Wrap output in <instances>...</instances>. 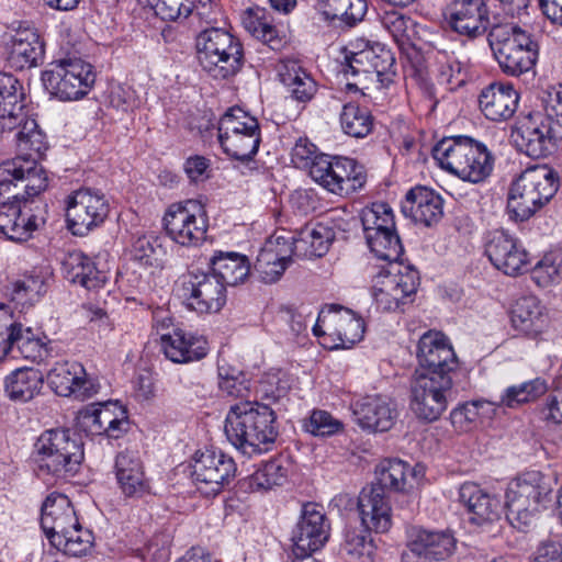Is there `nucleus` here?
<instances>
[{
	"mask_svg": "<svg viewBox=\"0 0 562 562\" xmlns=\"http://www.w3.org/2000/svg\"><path fill=\"white\" fill-rule=\"evenodd\" d=\"M24 93L20 81L0 72V134L12 137L19 155L0 165V193L11 190L13 180L22 181L30 195L47 188L45 170L38 165L48 148L37 122L24 111Z\"/></svg>",
	"mask_w": 562,
	"mask_h": 562,
	"instance_id": "1",
	"label": "nucleus"
},
{
	"mask_svg": "<svg viewBox=\"0 0 562 562\" xmlns=\"http://www.w3.org/2000/svg\"><path fill=\"white\" fill-rule=\"evenodd\" d=\"M273 411L259 402L244 401L232 405L225 419V434L232 445L244 454L270 451L277 431Z\"/></svg>",
	"mask_w": 562,
	"mask_h": 562,
	"instance_id": "2",
	"label": "nucleus"
},
{
	"mask_svg": "<svg viewBox=\"0 0 562 562\" xmlns=\"http://www.w3.org/2000/svg\"><path fill=\"white\" fill-rule=\"evenodd\" d=\"M559 186L558 172L548 165L527 168L508 189L506 211L509 220L516 223L528 221L550 202Z\"/></svg>",
	"mask_w": 562,
	"mask_h": 562,
	"instance_id": "3",
	"label": "nucleus"
},
{
	"mask_svg": "<svg viewBox=\"0 0 562 562\" xmlns=\"http://www.w3.org/2000/svg\"><path fill=\"white\" fill-rule=\"evenodd\" d=\"M552 480L540 471H526L506 490L507 519L519 530L529 527L535 517L551 502Z\"/></svg>",
	"mask_w": 562,
	"mask_h": 562,
	"instance_id": "4",
	"label": "nucleus"
},
{
	"mask_svg": "<svg viewBox=\"0 0 562 562\" xmlns=\"http://www.w3.org/2000/svg\"><path fill=\"white\" fill-rule=\"evenodd\" d=\"M487 41L506 75L518 77L530 71L538 59V44L531 35L513 23L494 24Z\"/></svg>",
	"mask_w": 562,
	"mask_h": 562,
	"instance_id": "5",
	"label": "nucleus"
},
{
	"mask_svg": "<svg viewBox=\"0 0 562 562\" xmlns=\"http://www.w3.org/2000/svg\"><path fill=\"white\" fill-rule=\"evenodd\" d=\"M195 48L200 66L214 79L233 77L243 67V46L224 29L210 27L199 33Z\"/></svg>",
	"mask_w": 562,
	"mask_h": 562,
	"instance_id": "6",
	"label": "nucleus"
},
{
	"mask_svg": "<svg viewBox=\"0 0 562 562\" xmlns=\"http://www.w3.org/2000/svg\"><path fill=\"white\" fill-rule=\"evenodd\" d=\"M45 89L63 101L85 97L95 81L92 66L81 58L68 57L56 60L42 74Z\"/></svg>",
	"mask_w": 562,
	"mask_h": 562,
	"instance_id": "7",
	"label": "nucleus"
},
{
	"mask_svg": "<svg viewBox=\"0 0 562 562\" xmlns=\"http://www.w3.org/2000/svg\"><path fill=\"white\" fill-rule=\"evenodd\" d=\"M312 179L331 193L350 194L367 181L364 167L348 157L331 158L319 154L310 170Z\"/></svg>",
	"mask_w": 562,
	"mask_h": 562,
	"instance_id": "8",
	"label": "nucleus"
},
{
	"mask_svg": "<svg viewBox=\"0 0 562 562\" xmlns=\"http://www.w3.org/2000/svg\"><path fill=\"white\" fill-rule=\"evenodd\" d=\"M162 221L168 237L181 246H198L206 237L209 220L203 205L195 200L171 204Z\"/></svg>",
	"mask_w": 562,
	"mask_h": 562,
	"instance_id": "9",
	"label": "nucleus"
},
{
	"mask_svg": "<svg viewBox=\"0 0 562 562\" xmlns=\"http://www.w3.org/2000/svg\"><path fill=\"white\" fill-rule=\"evenodd\" d=\"M452 389L451 375L416 374L411 384V408L426 422L437 420L447 409L448 396Z\"/></svg>",
	"mask_w": 562,
	"mask_h": 562,
	"instance_id": "10",
	"label": "nucleus"
},
{
	"mask_svg": "<svg viewBox=\"0 0 562 562\" xmlns=\"http://www.w3.org/2000/svg\"><path fill=\"white\" fill-rule=\"evenodd\" d=\"M109 211V202L101 191L90 188L76 190L67 198L68 228L76 236H85L104 222Z\"/></svg>",
	"mask_w": 562,
	"mask_h": 562,
	"instance_id": "11",
	"label": "nucleus"
},
{
	"mask_svg": "<svg viewBox=\"0 0 562 562\" xmlns=\"http://www.w3.org/2000/svg\"><path fill=\"white\" fill-rule=\"evenodd\" d=\"M11 190L0 193V196L8 195V200L23 201V206L14 203L3 205L0 210V232L14 241H25L44 223V218L32 212L26 204L27 200L38 195L27 194L24 189L25 182L13 180Z\"/></svg>",
	"mask_w": 562,
	"mask_h": 562,
	"instance_id": "12",
	"label": "nucleus"
},
{
	"mask_svg": "<svg viewBox=\"0 0 562 562\" xmlns=\"http://www.w3.org/2000/svg\"><path fill=\"white\" fill-rule=\"evenodd\" d=\"M182 290L188 308L199 314L217 313L226 304V286L210 271L190 270Z\"/></svg>",
	"mask_w": 562,
	"mask_h": 562,
	"instance_id": "13",
	"label": "nucleus"
},
{
	"mask_svg": "<svg viewBox=\"0 0 562 562\" xmlns=\"http://www.w3.org/2000/svg\"><path fill=\"white\" fill-rule=\"evenodd\" d=\"M330 536V522L323 507L315 503L303 505L293 531V551L296 557H308L322 549Z\"/></svg>",
	"mask_w": 562,
	"mask_h": 562,
	"instance_id": "14",
	"label": "nucleus"
},
{
	"mask_svg": "<svg viewBox=\"0 0 562 562\" xmlns=\"http://www.w3.org/2000/svg\"><path fill=\"white\" fill-rule=\"evenodd\" d=\"M517 148L531 158H544L554 148L550 119L543 112H530L517 124L513 133Z\"/></svg>",
	"mask_w": 562,
	"mask_h": 562,
	"instance_id": "15",
	"label": "nucleus"
},
{
	"mask_svg": "<svg viewBox=\"0 0 562 562\" xmlns=\"http://www.w3.org/2000/svg\"><path fill=\"white\" fill-rule=\"evenodd\" d=\"M484 254L497 270L512 277L520 274L529 262L520 240L504 229L486 234Z\"/></svg>",
	"mask_w": 562,
	"mask_h": 562,
	"instance_id": "16",
	"label": "nucleus"
},
{
	"mask_svg": "<svg viewBox=\"0 0 562 562\" xmlns=\"http://www.w3.org/2000/svg\"><path fill=\"white\" fill-rule=\"evenodd\" d=\"M416 374L451 375L458 359L448 338L440 331L428 330L418 341Z\"/></svg>",
	"mask_w": 562,
	"mask_h": 562,
	"instance_id": "17",
	"label": "nucleus"
},
{
	"mask_svg": "<svg viewBox=\"0 0 562 562\" xmlns=\"http://www.w3.org/2000/svg\"><path fill=\"white\" fill-rule=\"evenodd\" d=\"M451 30L469 38L482 36L492 29L485 0H452L446 9Z\"/></svg>",
	"mask_w": 562,
	"mask_h": 562,
	"instance_id": "18",
	"label": "nucleus"
},
{
	"mask_svg": "<svg viewBox=\"0 0 562 562\" xmlns=\"http://www.w3.org/2000/svg\"><path fill=\"white\" fill-rule=\"evenodd\" d=\"M321 321L335 341L334 348H350L363 338V319L347 307L329 305L321 311Z\"/></svg>",
	"mask_w": 562,
	"mask_h": 562,
	"instance_id": "19",
	"label": "nucleus"
},
{
	"mask_svg": "<svg viewBox=\"0 0 562 562\" xmlns=\"http://www.w3.org/2000/svg\"><path fill=\"white\" fill-rule=\"evenodd\" d=\"M45 45L38 30L27 23L20 22L13 30L9 44L8 61L11 67L23 70L42 64Z\"/></svg>",
	"mask_w": 562,
	"mask_h": 562,
	"instance_id": "20",
	"label": "nucleus"
},
{
	"mask_svg": "<svg viewBox=\"0 0 562 562\" xmlns=\"http://www.w3.org/2000/svg\"><path fill=\"white\" fill-rule=\"evenodd\" d=\"M48 383L60 396L75 395L86 400L98 392L97 385L87 379L83 366L77 361L57 362L47 374Z\"/></svg>",
	"mask_w": 562,
	"mask_h": 562,
	"instance_id": "21",
	"label": "nucleus"
},
{
	"mask_svg": "<svg viewBox=\"0 0 562 562\" xmlns=\"http://www.w3.org/2000/svg\"><path fill=\"white\" fill-rule=\"evenodd\" d=\"M358 512L361 526L371 532L385 533L393 525L392 506L381 487L371 485L362 488L358 497Z\"/></svg>",
	"mask_w": 562,
	"mask_h": 562,
	"instance_id": "22",
	"label": "nucleus"
},
{
	"mask_svg": "<svg viewBox=\"0 0 562 562\" xmlns=\"http://www.w3.org/2000/svg\"><path fill=\"white\" fill-rule=\"evenodd\" d=\"M426 468L420 462L414 464L403 459H382L375 469L378 487L397 492H411L425 477Z\"/></svg>",
	"mask_w": 562,
	"mask_h": 562,
	"instance_id": "23",
	"label": "nucleus"
},
{
	"mask_svg": "<svg viewBox=\"0 0 562 562\" xmlns=\"http://www.w3.org/2000/svg\"><path fill=\"white\" fill-rule=\"evenodd\" d=\"M294 254V248L289 237L281 235L271 236L261 247L254 269L259 273L263 282H276L286 269Z\"/></svg>",
	"mask_w": 562,
	"mask_h": 562,
	"instance_id": "24",
	"label": "nucleus"
},
{
	"mask_svg": "<svg viewBox=\"0 0 562 562\" xmlns=\"http://www.w3.org/2000/svg\"><path fill=\"white\" fill-rule=\"evenodd\" d=\"M401 209L406 217L429 227L441 220L443 200L435 190L416 186L407 191Z\"/></svg>",
	"mask_w": 562,
	"mask_h": 562,
	"instance_id": "25",
	"label": "nucleus"
},
{
	"mask_svg": "<svg viewBox=\"0 0 562 562\" xmlns=\"http://www.w3.org/2000/svg\"><path fill=\"white\" fill-rule=\"evenodd\" d=\"M356 423L370 431L390 430L397 417L396 409L390 401L380 395H368L351 405Z\"/></svg>",
	"mask_w": 562,
	"mask_h": 562,
	"instance_id": "26",
	"label": "nucleus"
},
{
	"mask_svg": "<svg viewBox=\"0 0 562 562\" xmlns=\"http://www.w3.org/2000/svg\"><path fill=\"white\" fill-rule=\"evenodd\" d=\"M159 335L161 351L175 363L198 361L207 353L206 340L191 331L173 328L171 331Z\"/></svg>",
	"mask_w": 562,
	"mask_h": 562,
	"instance_id": "27",
	"label": "nucleus"
},
{
	"mask_svg": "<svg viewBox=\"0 0 562 562\" xmlns=\"http://www.w3.org/2000/svg\"><path fill=\"white\" fill-rule=\"evenodd\" d=\"M41 527L48 541L71 527H79L76 510L66 495L52 493L46 497L41 510Z\"/></svg>",
	"mask_w": 562,
	"mask_h": 562,
	"instance_id": "28",
	"label": "nucleus"
},
{
	"mask_svg": "<svg viewBox=\"0 0 562 562\" xmlns=\"http://www.w3.org/2000/svg\"><path fill=\"white\" fill-rule=\"evenodd\" d=\"M460 501L467 507L469 521L475 526L497 521L501 517L499 499L474 483H464L460 487Z\"/></svg>",
	"mask_w": 562,
	"mask_h": 562,
	"instance_id": "29",
	"label": "nucleus"
},
{
	"mask_svg": "<svg viewBox=\"0 0 562 562\" xmlns=\"http://www.w3.org/2000/svg\"><path fill=\"white\" fill-rule=\"evenodd\" d=\"M519 94L512 85L493 82L485 87L479 95L482 113L491 121L510 119L518 106Z\"/></svg>",
	"mask_w": 562,
	"mask_h": 562,
	"instance_id": "30",
	"label": "nucleus"
},
{
	"mask_svg": "<svg viewBox=\"0 0 562 562\" xmlns=\"http://www.w3.org/2000/svg\"><path fill=\"white\" fill-rule=\"evenodd\" d=\"M63 274L71 283L87 290H98L108 281V272L99 269L95 262L82 251L68 252L61 262Z\"/></svg>",
	"mask_w": 562,
	"mask_h": 562,
	"instance_id": "31",
	"label": "nucleus"
},
{
	"mask_svg": "<svg viewBox=\"0 0 562 562\" xmlns=\"http://www.w3.org/2000/svg\"><path fill=\"white\" fill-rule=\"evenodd\" d=\"M510 319L516 330L533 339L543 334L548 327L544 307L533 295L521 296L515 302Z\"/></svg>",
	"mask_w": 562,
	"mask_h": 562,
	"instance_id": "32",
	"label": "nucleus"
},
{
	"mask_svg": "<svg viewBox=\"0 0 562 562\" xmlns=\"http://www.w3.org/2000/svg\"><path fill=\"white\" fill-rule=\"evenodd\" d=\"M41 457H83L81 436L69 429L45 430L34 443Z\"/></svg>",
	"mask_w": 562,
	"mask_h": 562,
	"instance_id": "33",
	"label": "nucleus"
},
{
	"mask_svg": "<svg viewBox=\"0 0 562 562\" xmlns=\"http://www.w3.org/2000/svg\"><path fill=\"white\" fill-rule=\"evenodd\" d=\"M457 541L447 531L415 530L409 547L412 552L428 561H443L456 550Z\"/></svg>",
	"mask_w": 562,
	"mask_h": 562,
	"instance_id": "34",
	"label": "nucleus"
},
{
	"mask_svg": "<svg viewBox=\"0 0 562 562\" xmlns=\"http://www.w3.org/2000/svg\"><path fill=\"white\" fill-rule=\"evenodd\" d=\"M418 281V272L415 269L396 263L389 265L387 269H382L374 278V282L386 293L390 292L393 296H397L405 304L415 294Z\"/></svg>",
	"mask_w": 562,
	"mask_h": 562,
	"instance_id": "35",
	"label": "nucleus"
},
{
	"mask_svg": "<svg viewBox=\"0 0 562 562\" xmlns=\"http://www.w3.org/2000/svg\"><path fill=\"white\" fill-rule=\"evenodd\" d=\"M193 476L205 485L206 493H218L237 471L234 459H194Z\"/></svg>",
	"mask_w": 562,
	"mask_h": 562,
	"instance_id": "36",
	"label": "nucleus"
},
{
	"mask_svg": "<svg viewBox=\"0 0 562 562\" xmlns=\"http://www.w3.org/2000/svg\"><path fill=\"white\" fill-rule=\"evenodd\" d=\"M250 271V263L245 255L235 251H215L210 259V272L226 288L243 282Z\"/></svg>",
	"mask_w": 562,
	"mask_h": 562,
	"instance_id": "37",
	"label": "nucleus"
},
{
	"mask_svg": "<svg viewBox=\"0 0 562 562\" xmlns=\"http://www.w3.org/2000/svg\"><path fill=\"white\" fill-rule=\"evenodd\" d=\"M43 385V375L33 368H19L4 379V393L14 402L25 403L37 395Z\"/></svg>",
	"mask_w": 562,
	"mask_h": 562,
	"instance_id": "38",
	"label": "nucleus"
},
{
	"mask_svg": "<svg viewBox=\"0 0 562 562\" xmlns=\"http://www.w3.org/2000/svg\"><path fill=\"white\" fill-rule=\"evenodd\" d=\"M474 143L475 139L464 135L443 137L432 148V157L442 169L456 175Z\"/></svg>",
	"mask_w": 562,
	"mask_h": 562,
	"instance_id": "39",
	"label": "nucleus"
},
{
	"mask_svg": "<svg viewBox=\"0 0 562 562\" xmlns=\"http://www.w3.org/2000/svg\"><path fill=\"white\" fill-rule=\"evenodd\" d=\"M14 349L20 356L34 362L43 361L48 355L46 345L36 338L31 327H23L22 324L12 327V331L9 333L2 347V352L8 355Z\"/></svg>",
	"mask_w": 562,
	"mask_h": 562,
	"instance_id": "40",
	"label": "nucleus"
},
{
	"mask_svg": "<svg viewBox=\"0 0 562 562\" xmlns=\"http://www.w3.org/2000/svg\"><path fill=\"white\" fill-rule=\"evenodd\" d=\"M294 252L305 257H322L327 252L335 238L331 228L317 224L315 227H305L297 237H289Z\"/></svg>",
	"mask_w": 562,
	"mask_h": 562,
	"instance_id": "41",
	"label": "nucleus"
},
{
	"mask_svg": "<svg viewBox=\"0 0 562 562\" xmlns=\"http://www.w3.org/2000/svg\"><path fill=\"white\" fill-rule=\"evenodd\" d=\"M493 166L494 158L490 150L484 144L475 140L470 155L462 160L456 176L464 181L479 183L490 177Z\"/></svg>",
	"mask_w": 562,
	"mask_h": 562,
	"instance_id": "42",
	"label": "nucleus"
},
{
	"mask_svg": "<svg viewBox=\"0 0 562 562\" xmlns=\"http://www.w3.org/2000/svg\"><path fill=\"white\" fill-rule=\"evenodd\" d=\"M218 142L231 158L240 161L249 160L257 154L261 142L260 126H250L245 131L223 136Z\"/></svg>",
	"mask_w": 562,
	"mask_h": 562,
	"instance_id": "43",
	"label": "nucleus"
},
{
	"mask_svg": "<svg viewBox=\"0 0 562 562\" xmlns=\"http://www.w3.org/2000/svg\"><path fill=\"white\" fill-rule=\"evenodd\" d=\"M116 480L123 494L128 497H142L149 493L139 459H116Z\"/></svg>",
	"mask_w": 562,
	"mask_h": 562,
	"instance_id": "44",
	"label": "nucleus"
},
{
	"mask_svg": "<svg viewBox=\"0 0 562 562\" xmlns=\"http://www.w3.org/2000/svg\"><path fill=\"white\" fill-rule=\"evenodd\" d=\"M315 7L326 20L339 19L348 26L362 21L368 10L366 0H316Z\"/></svg>",
	"mask_w": 562,
	"mask_h": 562,
	"instance_id": "45",
	"label": "nucleus"
},
{
	"mask_svg": "<svg viewBox=\"0 0 562 562\" xmlns=\"http://www.w3.org/2000/svg\"><path fill=\"white\" fill-rule=\"evenodd\" d=\"M155 13L166 21L187 19L193 11L201 19L209 18L211 0H148Z\"/></svg>",
	"mask_w": 562,
	"mask_h": 562,
	"instance_id": "46",
	"label": "nucleus"
},
{
	"mask_svg": "<svg viewBox=\"0 0 562 562\" xmlns=\"http://www.w3.org/2000/svg\"><path fill=\"white\" fill-rule=\"evenodd\" d=\"M280 78L291 97L300 102L310 101L317 90L314 79L295 60L284 64Z\"/></svg>",
	"mask_w": 562,
	"mask_h": 562,
	"instance_id": "47",
	"label": "nucleus"
},
{
	"mask_svg": "<svg viewBox=\"0 0 562 562\" xmlns=\"http://www.w3.org/2000/svg\"><path fill=\"white\" fill-rule=\"evenodd\" d=\"M291 459H269L261 461L258 469L248 477L251 491H267L281 485L288 476Z\"/></svg>",
	"mask_w": 562,
	"mask_h": 562,
	"instance_id": "48",
	"label": "nucleus"
},
{
	"mask_svg": "<svg viewBox=\"0 0 562 562\" xmlns=\"http://www.w3.org/2000/svg\"><path fill=\"white\" fill-rule=\"evenodd\" d=\"M342 550L351 562H373L375 544L371 531L363 528H347Z\"/></svg>",
	"mask_w": 562,
	"mask_h": 562,
	"instance_id": "49",
	"label": "nucleus"
},
{
	"mask_svg": "<svg viewBox=\"0 0 562 562\" xmlns=\"http://www.w3.org/2000/svg\"><path fill=\"white\" fill-rule=\"evenodd\" d=\"M340 126L342 132L355 138L368 136L373 128V116L367 108L349 102L340 112Z\"/></svg>",
	"mask_w": 562,
	"mask_h": 562,
	"instance_id": "50",
	"label": "nucleus"
},
{
	"mask_svg": "<svg viewBox=\"0 0 562 562\" xmlns=\"http://www.w3.org/2000/svg\"><path fill=\"white\" fill-rule=\"evenodd\" d=\"M49 542L65 554L82 557L92 549L93 535L89 529L83 528L79 524V527H71L60 535L54 536Z\"/></svg>",
	"mask_w": 562,
	"mask_h": 562,
	"instance_id": "51",
	"label": "nucleus"
},
{
	"mask_svg": "<svg viewBox=\"0 0 562 562\" xmlns=\"http://www.w3.org/2000/svg\"><path fill=\"white\" fill-rule=\"evenodd\" d=\"M367 245L378 259L394 265L403 255L404 247L396 232V227L378 234L374 232L366 237Z\"/></svg>",
	"mask_w": 562,
	"mask_h": 562,
	"instance_id": "52",
	"label": "nucleus"
},
{
	"mask_svg": "<svg viewBox=\"0 0 562 562\" xmlns=\"http://www.w3.org/2000/svg\"><path fill=\"white\" fill-rule=\"evenodd\" d=\"M361 223L364 238L371 233L382 234L396 227L393 210L384 202H376L370 207H364L361 212Z\"/></svg>",
	"mask_w": 562,
	"mask_h": 562,
	"instance_id": "53",
	"label": "nucleus"
},
{
	"mask_svg": "<svg viewBox=\"0 0 562 562\" xmlns=\"http://www.w3.org/2000/svg\"><path fill=\"white\" fill-rule=\"evenodd\" d=\"M547 391L546 382L540 379H533L519 385H513L506 389L501 397V404L514 408L524 403L535 401Z\"/></svg>",
	"mask_w": 562,
	"mask_h": 562,
	"instance_id": "54",
	"label": "nucleus"
},
{
	"mask_svg": "<svg viewBox=\"0 0 562 562\" xmlns=\"http://www.w3.org/2000/svg\"><path fill=\"white\" fill-rule=\"evenodd\" d=\"M381 22L400 46L413 45L416 24L409 16L397 11H387L382 15Z\"/></svg>",
	"mask_w": 562,
	"mask_h": 562,
	"instance_id": "55",
	"label": "nucleus"
},
{
	"mask_svg": "<svg viewBox=\"0 0 562 562\" xmlns=\"http://www.w3.org/2000/svg\"><path fill=\"white\" fill-rule=\"evenodd\" d=\"M531 278L541 288L559 283L562 278V258L553 252L546 254L532 268Z\"/></svg>",
	"mask_w": 562,
	"mask_h": 562,
	"instance_id": "56",
	"label": "nucleus"
},
{
	"mask_svg": "<svg viewBox=\"0 0 562 562\" xmlns=\"http://www.w3.org/2000/svg\"><path fill=\"white\" fill-rule=\"evenodd\" d=\"M257 125H259L257 119L249 115L241 108H229L220 119L217 127L218 138Z\"/></svg>",
	"mask_w": 562,
	"mask_h": 562,
	"instance_id": "57",
	"label": "nucleus"
},
{
	"mask_svg": "<svg viewBox=\"0 0 562 562\" xmlns=\"http://www.w3.org/2000/svg\"><path fill=\"white\" fill-rule=\"evenodd\" d=\"M160 250V246L155 237L142 235L134 239L131 255L132 259L142 266H154L157 262V256Z\"/></svg>",
	"mask_w": 562,
	"mask_h": 562,
	"instance_id": "58",
	"label": "nucleus"
},
{
	"mask_svg": "<svg viewBox=\"0 0 562 562\" xmlns=\"http://www.w3.org/2000/svg\"><path fill=\"white\" fill-rule=\"evenodd\" d=\"M218 386L222 392L235 397L243 396L248 390L243 372L229 366L218 367Z\"/></svg>",
	"mask_w": 562,
	"mask_h": 562,
	"instance_id": "59",
	"label": "nucleus"
},
{
	"mask_svg": "<svg viewBox=\"0 0 562 562\" xmlns=\"http://www.w3.org/2000/svg\"><path fill=\"white\" fill-rule=\"evenodd\" d=\"M485 404V402L475 401L456 407L450 414L453 427L459 431L470 430L480 415V408Z\"/></svg>",
	"mask_w": 562,
	"mask_h": 562,
	"instance_id": "60",
	"label": "nucleus"
},
{
	"mask_svg": "<svg viewBox=\"0 0 562 562\" xmlns=\"http://www.w3.org/2000/svg\"><path fill=\"white\" fill-rule=\"evenodd\" d=\"M305 428L314 436L325 437L339 431L341 423L325 411H314Z\"/></svg>",
	"mask_w": 562,
	"mask_h": 562,
	"instance_id": "61",
	"label": "nucleus"
},
{
	"mask_svg": "<svg viewBox=\"0 0 562 562\" xmlns=\"http://www.w3.org/2000/svg\"><path fill=\"white\" fill-rule=\"evenodd\" d=\"M316 146L307 138H299L292 148L291 160L296 168L311 170L312 166L318 158Z\"/></svg>",
	"mask_w": 562,
	"mask_h": 562,
	"instance_id": "62",
	"label": "nucleus"
},
{
	"mask_svg": "<svg viewBox=\"0 0 562 562\" xmlns=\"http://www.w3.org/2000/svg\"><path fill=\"white\" fill-rule=\"evenodd\" d=\"M340 72L348 78L349 75L352 77H362L370 75L368 54L364 50L357 53H350L345 56V61L341 64Z\"/></svg>",
	"mask_w": 562,
	"mask_h": 562,
	"instance_id": "63",
	"label": "nucleus"
},
{
	"mask_svg": "<svg viewBox=\"0 0 562 562\" xmlns=\"http://www.w3.org/2000/svg\"><path fill=\"white\" fill-rule=\"evenodd\" d=\"M368 54L369 70L378 76L383 75L393 65L394 58L390 50L380 48L378 54L373 48L363 49Z\"/></svg>",
	"mask_w": 562,
	"mask_h": 562,
	"instance_id": "64",
	"label": "nucleus"
}]
</instances>
